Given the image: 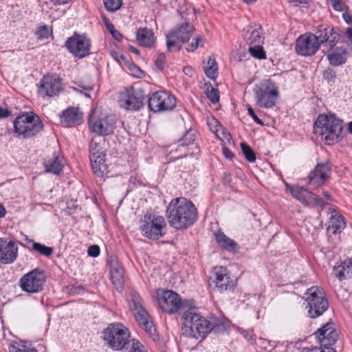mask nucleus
I'll list each match as a JSON object with an SVG mask.
<instances>
[{"label":"nucleus","instance_id":"obj_1","mask_svg":"<svg viewBox=\"0 0 352 352\" xmlns=\"http://www.w3.org/2000/svg\"><path fill=\"white\" fill-rule=\"evenodd\" d=\"M166 217L172 228L184 230L197 221V210L191 201L185 197H177L169 203Z\"/></svg>","mask_w":352,"mask_h":352},{"label":"nucleus","instance_id":"obj_2","mask_svg":"<svg viewBox=\"0 0 352 352\" xmlns=\"http://www.w3.org/2000/svg\"><path fill=\"white\" fill-rule=\"evenodd\" d=\"M182 331L186 337L198 339L204 338L209 333L210 321L195 312V307L189 309L182 314Z\"/></svg>","mask_w":352,"mask_h":352},{"label":"nucleus","instance_id":"obj_3","mask_svg":"<svg viewBox=\"0 0 352 352\" xmlns=\"http://www.w3.org/2000/svg\"><path fill=\"white\" fill-rule=\"evenodd\" d=\"M342 128V120L331 113L320 115L314 122V133L331 142L338 141Z\"/></svg>","mask_w":352,"mask_h":352},{"label":"nucleus","instance_id":"obj_4","mask_svg":"<svg viewBox=\"0 0 352 352\" xmlns=\"http://www.w3.org/2000/svg\"><path fill=\"white\" fill-rule=\"evenodd\" d=\"M14 131L18 136L30 138L42 131L43 124L34 111H25L16 116L13 121Z\"/></svg>","mask_w":352,"mask_h":352},{"label":"nucleus","instance_id":"obj_5","mask_svg":"<svg viewBox=\"0 0 352 352\" xmlns=\"http://www.w3.org/2000/svg\"><path fill=\"white\" fill-rule=\"evenodd\" d=\"M103 339L113 350H121L129 344V332L121 323L109 324L103 331Z\"/></svg>","mask_w":352,"mask_h":352},{"label":"nucleus","instance_id":"obj_6","mask_svg":"<svg viewBox=\"0 0 352 352\" xmlns=\"http://www.w3.org/2000/svg\"><path fill=\"white\" fill-rule=\"evenodd\" d=\"M305 295L307 302L306 308L310 318H315L320 316L328 309L329 301L322 289L311 287L307 290Z\"/></svg>","mask_w":352,"mask_h":352},{"label":"nucleus","instance_id":"obj_7","mask_svg":"<svg viewBox=\"0 0 352 352\" xmlns=\"http://www.w3.org/2000/svg\"><path fill=\"white\" fill-rule=\"evenodd\" d=\"M117 121L114 114L106 115L102 111H91L89 118V126L91 132L100 136L112 134Z\"/></svg>","mask_w":352,"mask_h":352},{"label":"nucleus","instance_id":"obj_8","mask_svg":"<svg viewBox=\"0 0 352 352\" xmlns=\"http://www.w3.org/2000/svg\"><path fill=\"white\" fill-rule=\"evenodd\" d=\"M131 301L133 302L134 315L140 326L147 333L152 339L155 341L158 339V335L151 316L143 307L142 300L138 294L131 293Z\"/></svg>","mask_w":352,"mask_h":352},{"label":"nucleus","instance_id":"obj_9","mask_svg":"<svg viewBox=\"0 0 352 352\" xmlns=\"http://www.w3.org/2000/svg\"><path fill=\"white\" fill-rule=\"evenodd\" d=\"M145 100L142 89L131 86L120 92L118 102L119 106L126 110H140L144 107Z\"/></svg>","mask_w":352,"mask_h":352},{"label":"nucleus","instance_id":"obj_10","mask_svg":"<svg viewBox=\"0 0 352 352\" xmlns=\"http://www.w3.org/2000/svg\"><path fill=\"white\" fill-rule=\"evenodd\" d=\"M144 222L140 227L142 234L151 239H158L166 234V222L162 216L144 217Z\"/></svg>","mask_w":352,"mask_h":352},{"label":"nucleus","instance_id":"obj_11","mask_svg":"<svg viewBox=\"0 0 352 352\" xmlns=\"http://www.w3.org/2000/svg\"><path fill=\"white\" fill-rule=\"evenodd\" d=\"M194 26L190 23H184L177 25L175 30L167 35L166 45L169 52H177L181 49L177 42L186 43L192 36Z\"/></svg>","mask_w":352,"mask_h":352},{"label":"nucleus","instance_id":"obj_12","mask_svg":"<svg viewBox=\"0 0 352 352\" xmlns=\"http://www.w3.org/2000/svg\"><path fill=\"white\" fill-rule=\"evenodd\" d=\"M187 302H182L180 296L171 290H166L162 293V296L159 298V305L161 309L168 314H173L177 311L182 316L186 309L189 307Z\"/></svg>","mask_w":352,"mask_h":352},{"label":"nucleus","instance_id":"obj_13","mask_svg":"<svg viewBox=\"0 0 352 352\" xmlns=\"http://www.w3.org/2000/svg\"><path fill=\"white\" fill-rule=\"evenodd\" d=\"M214 284V289L219 293L232 292L236 285L235 280L231 278L227 268L217 267L214 270L213 277H210V285Z\"/></svg>","mask_w":352,"mask_h":352},{"label":"nucleus","instance_id":"obj_14","mask_svg":"<svg viewBox=\"0 0 352 352\" xmlns=\"http://www.w3.org/2000/svg\"><path fill=\"white\" fill-rule=\"evenodd\" d=\"M45 281L43 271L36 268L21 277L20 285L26 292L38 293L43 289Z\"/></svg>","mask_w":352,"mask_h":352},{"label":"nucleus","instance_id":"obj_15","mask_svg":"<svg viewBox=\"0 0 352 352\" xmlns=\"http://www.w3.org/2000/svg\"><path fill=\"white\" fill-rule=\"evenodd\" d=\"M149 110H173L176 107V98L165 91L153 93L147 100Z\"/></svg>","mask_w":352,"mask_h":352},{"label":"nucleus","instance_id":"obj_16","mask_svg":"<svg viewBox=\"0 0 352 352\" xmlns=\"http://www.w3.org/2000/svg\"><path fill=\"white\" fill-rule=\"evenodd\" d=\"M68 50L78 58H82L90 53L91 41L85 35L74 34L65 43Z\"/></svg>","mask_w":352,"mask_h":352},{"label":"nucleus","instance_id":"obj_17","mask_svg":"<svg viewBox=\"0 0 352 352\" xmlns=\"http://www.w3.org/2000/svg\"><path fill=\"white\" fill-rule=\"evenodd\" d=\"M286 188L294 198L305 206L313 204L320 208H324L326 206V203L322 199L303 187L287 184Z\"/></svg>","mask_w":352,"mask_h":352},{"label":"nucleus","instance_id":"obj_18","mask_svg":"<svg viewBox=\"0 0 352 352\" xmlns=\"http://www.w3.org/2000/svg\"><path fill=\"white\" fill-rule=\"evenodd\" d=\"M320 47L318 41L313 33L300 35L296 40V52L302 56L314 55Z\"/></svg>","mask_w":352,"mask_h":352},{"label":"nucleus","instance_id":"obj_19","mask_svg":"<svg viewBox=\"0 0 352 352\" xmlns=\"http://www.w3.org/2000/svg\"><path fill=\"white\" fill-rule=\"evenodd\" d=\"M62 91V79L55 74L45 76L41 81L39 93L43 96L53 97Z\"/></svg>","mask_w":352,"mask_h":352},{"label":"nucleus","instance_id":"obj_20","mask_svg":"<svg viewBox=\"0 0 352 352\" xmlns=\"http://www.w3.org/2000/svg\"><path fill=\"white\" fill-rule=\"evenodd\" d=\"M315 335L321 345L320 348L322 349L330 348L329 346L335 344L338 338V333L332 322H329L318 329Z\"/></svg>","mask_w":352,"mask_h":352},{"label":"nucleus","instance_id":"obj_21","mask_svg":"<svg viewBox=\"0 0 352 352\" xmlns=\"http://www.w3.org/2000/svg\"><path fill=\"white\" fill-rule=\"evenodd\" d=\"M331 171V165L329 162L318 163L308 176L309 184L314 187L322 186L329 179Z\"/></svg>","mask_w":352,"mask_h":352},{"label":"nucleus","instance_id":"obj_22","mask_svg":"<svg viewBox=\"0 0 352 352\" xmlns=\"http://www.w3.org/2000/svg\"><path fill=\"white\" fill-rule=\"evenodd\" d=\"M17 255L16 243L11 239L0 238V263L11 264L16 259Z\"/></svg>","mask_w":352,"mask_h":352},{"label":"nucleus","instance_id":"obj_23","mask_svg":"<svg viewBox=\"0 0 352 352\" xmlns=\"http://www.w3.org/2000/svg\"><path fill=\"white\" fill-rule=\"evenodd\" d=\"M316 41H318L319 45L324 43H329L331 48H333L340 40V34L333 28L326 25H319L314 34Z\"/></svg>","mask_w":352,"mask_h":352},{"label":"nucleus","instance_id":"obj_24","mask_svg":"<svg viewBox=\"0 0 352 352\" xmlns=\"http://www.w3.org/2000/svg\"><path fill=\"white\" fill-rule=\"evenodd\" d=\"M111 279L113 285L118 292H122L124 288V272L119 264L118 258L111 256L109 259Z\"/></svg>","mask_w":352,"mask_h":352},{"label":"nucleus","instance_id":"obj_25","mask_svg":"<svg viewBox=\"0 0 352 352\" xmlns=\"http://www.w3.org/2000/svg\"><path fill=\"white\" fill-rule=\"evenodd\" d=\"M257 104L261 108H272L275 104L278 97V91L275 89H258L256 91Z\"/></svg>","mask_w":352,"mask_h":352},{"label":"nucleus","instance_id":"obj_26","mask_svg":"<svg viewBox=\"0 0 352 352\" xmlns=\"http://www.w3.org/2000/svg\"><path fill=\"white\" fill-rule=\"evenodd\" d=\"M43 166L45 173L58 175L63 171L64 164L63 158L57 153L54 152L43 159Z\"/></svg>","mask_w":352,"mask_h":352},{"label":"nucleus","instance_id":"obj_27","mask_svg":"<svg viewBox=\"0 0 352 352\" xmlns=\"http://www.w3.org/2000/svg\"><path fill=\"white\" fill-rule=\"evenodd\" d=\"M333 271L336 276L343 280L352 278V257L345 259L339 265L335 266Z\"/></svg>","mask_w":352,"mask_h":352},{"label":"nucleus","instance_id":"obj_28","mask_svg":"<svg viewBox=\"0 0 352 352\" xmlns=\"http://www.w3.org/2000/svg\"><path fill=\"white\" fill-rule=\"evenodd\" d=\"M346 227V222L343 217L340 215L336 210H332L331 216L328 221L327 230L333 234L341 232Z\"/></svg>","mask_w":352,"mask_h":352},{"label":"nucleus","instance_id":"obj_29","mask_svg":"<svg viewBox=\"0 0 352 352\" xmlns=\"http://www.w3.org/2000/svg\"><path fill=\"white\" fill-rule=\"evenodd\" d=\"M105 155H91L90 161L94 173L98 177H102L107 173V165L105 163Z\"/></svg>","mask_w":352,"mask_h":352},{"label":"nucleus","instance_id":"obj_30","mask_svg":"<svg viewBox=\"0 0 352 352\" xmlns=\"http://www.w3.org/2000/svg\"><path fill=\"white\" fill-rule=\"evenodd\" d=\"M61 123L67 127L78 125L82 120V111H63L60 116Z\"/></svg>","mask_w":352,"mask_h":352},{"label":"nucleus","instance_id":"obj_31","mask_svg":"<svg viewBox=\"0 0 352 352\" xmlns=\"http://www.w3.org/2000/svg\"><path fill=\"white\" fill-rule=\"evenodd\" d=\"M215 239L218 245L229 252H236L239 246L233 239L226 236L222 231L219 230L215 233Z\"/></svg>","mask_w":352,"mask_h":352},{"label":"nucleus","instance_id":"obj_32","mask_svg":"<svg viewBox=\"0 0 352 352\" xmlns=\"http://www.w3.org/2000/svg\"><path fill=\"white\" fill-rule=\"evenodd\" d=\"M136 38L141 45L146 47H151L155 42L154 34L152 30L147 28L138 29Z\"/></svg>","mask_w":352,"mask_h":352},{"label":"nucleus","instance_id":"obj_33","mask_svg":"<svg viewBox=\"0 0 352 352\" xmlns=\"http://www.w3.org/2000/svg\"><path fill=\"white\" fill-rule=\"evenodd\" d=\"M260 29L261 27H259V29L252 28V27H249L247 29L244 38L248 45H263L264 37Z\"/></svg>","mask_w":352,"mask_h":352},{"label":"nucleus","instance_id":"obj_34","mask_svg":"<svg viewBox=\"0 0 352 352\" xmlns=\"http://www.w3.org/2000/svg\"><path fill=\"white\" fill-rule=\"evenodd\" d=\"M327 58L331 65L339 66L346 60V50L343 48H336L332 53L328 54Z\"/></svg>","mask_w":352,"mask_h":352},{"label":"nucleus","instance_id":"obj_35","mask_svg":"<svg viewBox=\"0 0 352 352\" xmlns=\"http://www.w3.org/2000/svg\"><path fill=\"white\" fill-rule=\"evenodd\" d=\"M229 327V322L225 319L213 318L210 321L209 333H222L226 331Z\"/></svg>","mask_w":352,"mask_h":352},{"label":"nucleus","instance_id":"obj_36","mask_svg":"<svg viewBox=\"0 0 352 352\" xmlns=\"http://www.w3.org/2000/svg\"><path fill=\"white\" fill-rule=\"evenodd\" d=\"M25 241L28 243L32 245V249L34 251L44 256L50 257L54 252V249L52 248L37 243L33 239L26 238Z\"/></svg>","mask_w":352,"mask_h":352},{"label":"nucleus","instance_id":"obj_37","mask_svg":"<svg viewBox=\"0 0 352 352\" xmlns=\"http://www.w3.org/2000/svg\"><path fill=\"white\" fill-rule=\"evenodd\" d=\"M217 64L213 55L208 57L207 65L204 67V71L207 77L215 79L217 76Z\"/></svg>","mask_w":352,"mask_h":352},{"label":"nucleus","instance_id":"obj_38","mask_svg":"<svg viewBox=\"0 0 352 352\" xmlns=\"http://www.w3.org/2000/svg\"><path fill=\"white\" fill-rule=\"evenodd\" d=\"M248 51L254 58L258 59H265L266 58L265 52L262 45H249Z\"/></svg>","mask_w":352,"mask_h":352},{"label":"nucleus","instance_id":"obj_39","mask_svg":"<svg viewBox=\"0 0 352 352\" xmlns=\"http://www.w3.org/2000/svg\"><path fill=\"white\" fill-rule=\"evenodd\" d=\"M195 131L193 130H189L187 131L182 138L179 140V146L182 148L192 144L195 140Z\"/></svg>","mask_w":352,"mask_h":352},{"label":"nucleus","instance_id":"obj_40","mask_svg":"<svg viewBox=\"0 0 352 352\" xmlns=\"http://www.w3.org/2000/svg\"><path fill=\"white\" fill-rule=\"evenodd\" d=\"M241 148L245 159L250 162H254L256 160V156L254 151L245 142L241 143Z\"/></svg>","mask_w":352,"mask_h":352},{"label":"nucleus","instance_id":"obj_41","mask_svg":"<svg viewBox=\"0 0 352 352\" xmlns=\"http://www.w3.org/2000/svg\"><path fill=\"white\" fill-rule=\"evenodd\" d=\"M105 8L109 12H116L122 5V0H103Z\"/></svg>","mask_w":352,"mask_h":352},{"label":"nucleus","instance_id":"obj_42","mask_svg":"<svg viewBox=\"0 0 352 352\" xmlns=\"http://www.w3.org/2000/svg\"><path fill=\"white\" fill-rule=\"evenodd\" d=\"M216 137L220 140L221 142H230L232 140V136L230 133L226 130V129L222 126L218 131L215 133Z\"/></svg>","mask_w":352,"mask_h":352},{"label":"nucleus","instance_id":"obj_43","mask_svg":"<svg viewBox=\"0 0 352 352\" xmlns=\"http://www.w3.org/2000/svg\"><path fill=\"white\" fill-rule=\"evenodd\" d=\"M206 122L210 130L214 134L223 126L221 122L214 117L207 118Z\"/></svg>","mask_w":352,"mask_h":352},{"label":"nucleus","instance_id":"obj_44","mask_svg":"<svg viewBox=\"0 0 352 352\" xmlns=\"http://www.w3.org/2000/svg\"><path fill=\"white\" fill-rule=\"evenodd\" d=\"M126 65H127L128 69L131 72V75H133L135 78H140L144 76V72L135 64L126 62Z\"/></svg>","mask_w":352,"mask_h":352},{"label":"nucleus","instance_id":"obj_45","mask_svg":"<svg viewBox=\"0 0 352 352\" xmlns=\"http://www.w3.org/2000/svg\"><path fill=\"white\" fill-rule=\"evenodd\" d=\"M204 38L201 36H199L196 37L192 41V42L190 43V45H189L188 46L186 50L188 52H192L195 51L199 47H202L204 46Z\"/></svg>","mask_w":352,"mask_h":352},{"label":"nucleus","instance_id":"obj_46","mask_svg":"<svg viewBox=\"0 0 352 352\" xmlns=\"http://www.w3.org/2000/svg\"><path fill=\"white\" fill-rule=\"evenodd\" d=\"M206 94L207 97L212 103H217L219 102V95L217 89L211 87L210 89H207Z\"/></svg>","mask_w":352,"mask_h":352},{"label":"nucleus","instance_id":"obj_47","mask_svg":"<svg viewBox=\"0 0 352 352\" xmlns=\"http://www.w3.org/2000/svg\"><path fill=\"white\" fill-rule=\"evenodd\" d=\"M101 150V146L99 143L96 142L94 139L91 140L89 144V153L90 157L91 155H98L100 154H103Z\"/></svg>","mask_w":352,"mask_h":352},{"label":"nucleus","instance_id":"obj_48","mask_svg":"<svg viewBox=\"0 0 352 352\" xmlns=\"http://www.w3.org/2000/svg\"><path fill=\"white\" fill-rule=\"evenodd\" d=\"M51 32V30L45 25L40 26L36 30V34L40 38H48Z\"/></svg>","mask_w":352,"mask_h":352},{"label":"nucleus","instance_id":"obj_49","mask_svg":"<svg viewBox=\"0 0 352 352\" xmlns=\"http://www.w3.org/2000/svg\"><path fill=\"white\" fill-rule=\"evenodd\" d=\"M323 77L329 82H333L336 78V72L332 69H327L324 72Z\"/></svg>","mask_w":352,"mask_h":352},{"label":"nucleus","instance_id":"obj_50","mask_svg":"<svg viewBox=\"0 0 352 352\" xmlns=\"http://www.w3.org/2000/svg\"><path fill=\"white\" fill-rule=\"evenodd\" d=\"M128 352H146L144 346L138 341L133 340L132 346Z\"/></svg>","mask_w":352,"mask_h":352},{"label":"nucleus","instance_id":"obj_51","mask_svg":"<svg viewBox=\"0 0 352 352\" xmlns=\"http://www.w3.org/2000/svg\"><path fill=\"white\" fill-rule=\"evenodd\" d=\"M100 248L97 245H92L89 247L87 254L92 257H97L100 254Z\"/></svg>","mask_w":352,"mask_h":352},{"label":"nucleus","instance_id":"obj_52","mask_svg":"<svg viewBox=\"0 0 352 352\" xmlns=\"http://www.w3.org/2000/svg\"><path fill=\"white\" fill-rule=\"evenodd\" d=\"M165 64V55L162 53L160 54L155 61V65L162 70L164 68Z\"/></svg>","mask_w":352,"mask_h":352},{"label":"nucleus","instance_id":"obj_53","mask_svg":"<svg viewBox=\"0 0 352 352\" xmlns=\"http://www.w3.org/2000/svg\"><path fill=\"white\" fill-rule=\"evenodd\" d=\"M248 113L258 124L261 126L265 125V121L260 118L258 115L256 114L255 111H248Z\"/></svg>","mask_w":352,"mask_h":352},{"label":"nucleus","instance_id":"obj_54","mask_svg":"<svg viewBox=\"0 0 352 352\" xmlns=\"http://www.w3.org/2000/svg\"><path fill=\"white\" fill-rule=\"evenodd\" d=\"M328 1L335 10H342V4L341 3V0H328Z\"/></svg>","mask_w":352,"mask_h":352},{"label":"nucleus","instance_id":"obj_55","mask_svg":"<svg viewBox=\"0 0 352 352\" xmlns=\"http://www.w3.org/2000/svg\"><path fill=\"white\" fill-rule=\"evenodd\" d=\"M305 352H336V351L333 348L322 349L315 347L313 349H310Z\"/></svg>","mask_w":352,"mask_h":352},{"label":"nucleus","instance_id":"obj_56","mask_svg":"<svg viewBox=\"0 0 352 352\" xmlns=\"http://www.w3.org/2000/svg\"><path fill=\"white\" fill-rule=\"evenodd\" d=\"M222 150H223V154L226 158L230 160L234 158V154L226 146H223Z\"/></svg>","mask_w":352,"mask_h":352},{"label":"nucleus","instance_id":"obj_57","mask_svg":"<svg viewBox=\"0 0 352 352\" xmlns=\"http://www.w3.org/2000/svg\"><path fill=\"white\" fill-rule=\"evenodd\" d=\"M13 349L14 351H12V352H36V350L34 348L23 347V349H17L14 346Z\"/></svg>","mask_w":352,"mask_h":352},{"label":"nucleus","instance_id":"obj_58","mask_svg":"<svg viewBox=\"0 0 352 352\" xmlns=\"http://www.w3.org/2000/svg\"><path fill=\"white\" fill-rule=\"evenodd\" d=\"M183 72L186 76L190 77L192 76V75L194 74V70L192 67L190 66L184 67L183 69Z\"/></svg>","mask_w":352,"mask_h":352},{"label":"nucleus","instance_id":"obj_59","mask_svg":"<svg viewBox=\"0 0 352 352\" xmlns=\"http://www.w3.org/2000/svg\"><path fill=\"white\" fill-rule=\"evenodd\" d=\"M112 36L117 41H121L122 39V34L117 30H115L112 34Z\"/></svg>","mask_w":352,"mask_h":352},{"label":"nucleus","instance_id":"obj_60","mask_svg":"<svg viewBox=\"0 0 352 352\" xmlns=\"http://www.w3.org/2000/svg\"><path fill=\"white\" fill-rule=\"evenodd\" d=\"M342 17L346 23H348V24L352 23V15L351 14H350L347 12H345L343 14Z\"/></svg>","mask_w":352,"mask_h":352},{"label":"nucleus","instance_id":"obj_61","mask_svg":"<svg viewBox=\"0 0 352 352\" xmlns=\"http://www.w3.org/2000/svg\"><path fill=\"white\" fill-rule=\"evenodd\" d=\"M260 113V117L263 118V120L265 121V124H268V120L270 117L267 116V113L265 111H258Z\"/></svg>","mask_w":352,"mask_h":352},{"label":"nucleus","instance_id":"obj_62","mask_svg":"<svg viewBox=\"0 0 352 352\" xmlns=\"http://www.w3.org/2000/svg\"><path fill=\"white\" fill-rule=\"evenodd\" d=\"M223 182L226 184H230L231 182V175L228 173H224L223 174Z\"/></svg>","mask_w":352,"mask_h":352},{"label":"nucleus","instance_id":"obj_63","mask_svg":"<svg viewBox=\"0 0 352 352\" xmlns=\"http://www.w3.org/2000/svg\"><path fill=\"white\" fill-rule=\"evenodd\" d=\"M54 5H62L68 3L70 0H50Z\"/></svg>","mask_w":352,"mask_h":352},{"label":"nucleus","instance_id":"obj_64","mask_svg":"<svg viewBox=\"0 0 352 352\" xmlns=\"http://www.w3.org/2000/svg\"><path fill=\"white\" fill-rule=\"evenodd\" d=\"M11 115V111H0V119L6 118Z\"/></svg>","mask_w":352,"mask_h":352}]
</instances>
